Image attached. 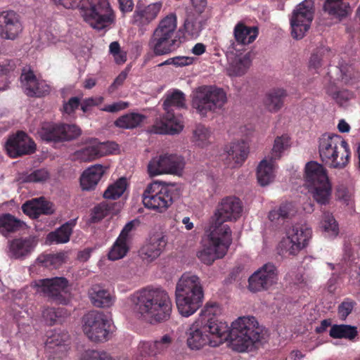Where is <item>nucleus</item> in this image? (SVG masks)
I'll return each instance as SVG.
<instances>
[{
	"label": "nucleus",
	"instance_id": "nucleus-18",
	"mask_svg": "<svg viewBox=\"0 0 360 360\" xmlns=\"http://www.w3.org/2000/svg\"><path fill=\"white\" fill-rule=\"evenodd\" d=\"M278 281L276 266L272 263L263 265L248 279V288L251 292H259L268 290Z\"/></svg>",
	"mask_w": 360,
	"mask_h": 360
},
{
	"label": "nucleus",
	"instance_id": "nucleus-38",
	"mask_svg": "<svg viewBox=\"0 0 360 360\" xmlns=\"http://www.w3.org/2000/svg\"><path fill=\"white\" fill-rule=\"evenodd\" d=\"M297 212L295 205L292 202L281 203L277 208H274L269 213L268 217L270 221H276L281 219H289L293 217Z\"/></svg>",
	"mask_w": 360,
	"mask_h": 360
},
{
	"label": "nucleus",
	"instance_id": "nucleus-46",
	"mask_svg": "<svg viewBox=\"0 0 360 360\" xmlns=\"http://www.w3.org/2000/svg\"><path fill=\"white\" fill-rule=\"evenodd\" d=\"M129 250V242L117 238L108 253V258L113 261L122 259Z\"/></svg>",
	"mask_w": 360,
	"mask_h": 360
},
{
	"label": "nucleus",
	"instance_id": "nucleus-4",
	"mask_svg": "<svg viewBox=\"0 0 360 360\" xmlns=\"http://www.w3.org/2000/svg\"><path fill=\"white\" fill-rule=\"evenodd\" d=\"M176 29L175 13H171L159 21L148 42V49L154 56L168 55L180 47L182 40Z\"/></svg>",
	"mask_w": 360,
	"mask_h": 360
},
{
	"label": "nucleus",
	"instance_id": "nucleus-49",
	"mask_svg": "<svg viewBox=\"0 0 360 360\" xmlns=\"http://www.w3.org/2000/svg\"><path fill=\"white\" fill-rule=\"evenodd\" d=\"M112 208V205H109L107 202H101L96 205L91 210L89 222L94 224L99 222L110 214Z\"/></svg>",
	"mask_w": 360,
	"mask_h": 360
},
{
	"label": "nucleus",
	"instance_id": "nucleus-19",
	"mask_svg": "<svg viewBox=\"0 0 360 360\" xmlns=\"http://www.w3.org/2000/svg\"><path fill=\"white\" fill-rule=\"evenodd\" d=\"M20 15L13 10L0 12V38L4 40L15 41L23 32Z\"/></svg>",
	"mask_w": 360,
	"mask_h": 360
},
{
	"label": "nucleus",
	"instance_id": "nucleus-14",
	"mask_svg": "<svg viewBox=\"0 0 360 360\" xmlns=\"http://www.w3.org/2000/svg\"><path fill=\"white\" fill-rule=\"evenodd\" d=\"M81 129L75 124L63 123H44L39 131L43 141L46 142H60L77 139L81 135Z\"/></svg>",
	"mask_w": 360,
	"mask_h": 360
},
{
	"label": "nucleus",
	"instance_id": "nucleus-47",
	"mask_svg": "<svg viewBox=\"0 0 360 360\" xmlns=\"http://www.w3.org/2000/svg\"><path fill=\"white\" fill-rule=\"evenodd\" d=\"M66 315L64 308L48 307L43 311L42 316L46 324L53 326L62 322L63 317Z\"/></svg>",
	"mask_w": 360,
	"mask_h": 360
},
{
	"label": "nucleus",
	"instance_id": "nucleus-26",
	"mask_svg": "<svg viewBox=\"0 0 360 360\" xmlns=\"http://www.w3.org/2000/svg\"><path fill=\"white\" fill-rule=\"evenodd\" d=\"M20 79L24 82L25 93L28 96L41 97L50 92V86L44 81H39L31 70H23Z\"/></svg>",
	"mask_w": 360,
	"mask_h": 360
},
{
	"label": "nucleus",
	"instance_id": "nucleus-29",
	"mask_svg": "<svg viewBox=\"0 0 360 360\" xmlns=\"http://www.w3.org/2000/svg\"><path fill=\"white\" fill-rule=\"evenodd\" d=\"M305 179L308 187L329 181L326 169L316 162H309L305 167Z\"/></svg>",
	"mask_w": 360,
	"mask_h": 360
},
{
	"label": "nucleus",
	"instance_id": "nucleus-7",
	"mask_svg": "<svg viewBox=\"0 0 360 360\" xmlns=\"http://www.w3.org/2000/svg\"><path fill=\"white\" fill-rule=\"evenodd\" d=\"M192 107L202 117L209 113H217L227 102L225 91L215 85H202L193 91Z\"/></svg>",
	"mask_w": 360,
	"mask_h": 360
},
{
	"label": "nucleus",
	"instance_id": "nucleus-36",
	"mask_svg": "<svg viewBox=\"0 0 360 360\" xmlns=\"http://www.w3.org/2000/svg\"><path fill=\"white\" fill-rule=\"evenodd\" d=\"M32 250V242L30 240L21 238L14 239L9 245V256L15 259H19L30 253Z\"/></svg>",
	"mask_w": 360,
	"mask_h": 360
},
{
	"label": "nucleus",
	"instance_id": "nucleus-56",
	"mask_svg": "<svg viewBox=\"0 0 360 360\" xmlns=\"http://www.w3.org/2000/svg\"><path fill=\"white\" fill-rule=\"evenodd\" d=\"M103 100L104 98L102 96L85 98L82 101V102L80 101L81 110L83 111V112L86 113L90 110L91 107L97 106L101 104L103 102Z\"/></svg>",
	"mask_w": 360,
	"mask_h": 360
},
{
	"label": "nucleus",
	"instance_id": "nucleus-63",
	"mask_svg": "<svg viewBox=\"0 0 360 360\" xmlns=\"http://www.w3.org/2000/svg\"><path fill=\"white\" fill-rule=\"evenodd\" d=\"M176 67H184L186 65H191L194 59L192 57L188 56H176Z\"/></svg>",
	"mask_w": 360,
	"mask_h": 360
},
{
	"label": "nucleus",
	"instance_id": "nucleus-35",
	"mask_svg": "<svg viewBox=\"0 0 360 360\" xmlns=\"http://www.w3.org/2000/svg\"><path fill=\"white\" fill-rule=\"evenodd\" d=\"M146 119V117L137 112L127 113L118 117L114 122L115 127L131 129L139 127Z\"/></svg>",
	"mask_w": 360,
	"mask_h": 360
},
{
	"label": "nucleus",
	"instance_id": "nucleus-3",
	"mask_svg": "<svg viewBox=\"0 0 360 360\" xmlns=\"http://www.w3.org/2000/svg\"><path fill=\"white\" fill-rule=\"evenodd\" d=\"M56 5L79 8L84 20L93 29L101 31L110 27L116 20L115 13L109 0H52Z\"/></svg>",
	"mask_w": 360,
	"mask_h": 360
},
{
	"label": "nucleus",
	"instance_id": "nucleus-30",
	"mask_svg": "<svg viewBox=\"0 0 360 360\" xmlns=\"http://www.w3.org/2000/svg\"><path fill=\"white\" fill-rule=\"evenodd\" d=\"M276 160L271 158L262 160L257 168V179L259 184L265 186L274 181L276 165Z\"/></svg>",
	"mask_w": 360,
	"mask_h": 360
},
{
	"label": "nucleus",
	"instance_id": "nucleus-28",
	"mask_svg": "<svg viewBox=\"0 0 360 360\" xmlns=\"http://www.w3.org/2000/svg\"><path fill=\"white\" fill-rule=\"evenodd\" d=\"M173 339L169 335H164L160 340L154 342H141L139 345V351L143 357L155 356L167 351L171 347Z\"/></svg>",
	"mask_w": 360,
	"mask_h": 360
},
{
	"label": "nucleus",
	"instance_id": "nucleus-13",
	"mask_svg": "<svg viewBox=\"0 0 360 360\" xmlns=\"http://www.w3.org/2000/svg\"><path fill=\"white\" fill-rule=\"evenodd\" d=\"M314 6L312 0H304L294 9L290 18L291 35L295 39H302L314 19Z\"/></svg>",
	"mask_w": 360,
	"mask_h": 360
},
{
	"label": "nucleus",
	"instance_id": "nucleus-2",
	"mask_svg": "<svg viewBox=\"0 0 360 360\" xmlns=\"http://www.w3.org/2000/svg\"><path fill=\"white\" fill-rule=\"evenodd\" d=\"M131 301L134 311L150 323H161L170 318L172 300L162 288H143L131 295Z\"/></svg>",
	"mask_w": 360,
	"mask_h": 360
},
{
	"label": "nucleus",
	"instance_id": "nucleus-32",
	"mask_svg": "<svg viewBox=\"0 0 360 360\" xmlns=\"http://www.w3.org/2000/svg\"><path fill=\"white\" fill-rule=\"evenodd\" d=\"M76 225V220L71 219L55 231L50 232L46 236V240L50 244L66 243L70 240L72 229Z\"/></svg>",
	"mask_w": 360,
	"mask_h": 360
},
{
	"label": "nucleus",
	"instance_id": "nucleus-43",
	"mask_svg": "<svg viewBox=\"0 0 360 360\" xmlns=\"http://www.w3.org/2000/svg\"><path fill=\"white\" fill-rule=\"evenodd\" d=\"M21 226L22 222L12 214H0V233L3 235L17 231Z\"/></svg>",
	"mask_w": 360,
	"mask_h": 360
},
{
	"label": "nucleus",
	"instance_id": "nucleus-11",
	"mask_svg": "<svg viewBox=\"0 0 360 360\" xmlns=\"http://www.w3.org/2000/svg\"><path fill=\"white\" fill-rule=\"evenodd\" d=\"M175 195L176 190L173 186L154 181L146 188L142 202L146 207L162 213L172 205Z\"/></svg>",
	"mask_w": 360,
	"mask_h": 360
},
{
	"label": "nucleus",
	"instance_id": "nucleus-50",
	"mask_svg": "<svg viewBox=\"0 0 360 360\" xmlns=\"http://www.w3.org/2000/svg\"><path fill=\"white\" fill-rule=\"evenodd\" d=\"M289 146V138L287 135L277 136L271 153L268 156L273 160H277L281 158L282 153Z\"/></svg>",
	"mask_w": 360,
	"mask_h": 360
},
{
	"label": "nucleus",
	"instance_id": "nucleus-31",
	"mask_svg": "<svg viewBox=\"0 0 360 360\" xmlns=\"http://www.w3.org/2000/svg\"><path fill=\"white\" fill-rule=\"evenodd\" d=\"M105 172V168L101 165H94L86 169L80 178V185L83 190L94 189Z\"/></svg>",
	"mask_w": 360,
	"mask_h": 360
},
{
	"label": "nucleus",
	"instance_id": "nucleus-25",
	"mask_svg": "<svg viewBox=\"0 0 360 360\" xmlns=\"http://www.w3.org/2000/svg\"><path fill=\"white\" fill-rule=\"evenodd\" d=\"M68 281L64 277H55L39 280L37 285L45 295L53 300L60 301L63 296L61 292L68 286Z\"/></svg>",
	"mask_w": 360,
	"mask_h": 360
},
{
	"label": "nucleus",
	"instance_id": "nucleus-58",
	"mask_svg": "<svg viewBox=\"0 0 360 360\" xmlns=\"http://www.w3.org/2000/svg\"><path fill=\"white\" fill-rule=\"evenodd\" d=\"M328 94L339 104H342L349 99V93L347 91H328Z\"/></svg>",
	"mask_w": 360,
	"mask_h": 360
},
{
	"label": "nucleus",
	"instance_id": "nucleus-21",
	"mask_svg": "<svg viewBox=\"0 0 360 360\" xmlns=\"http://www.w3.org/2000/svg\"><path fill=\"white\" fill-rule=\"evenodd\" d=\"M5 148L9 157L16 158L34 153L36 144L24 131H20L8 138Z\"/></svg>",
	"mask_w": 360,
	"mask_h": 360
},
{
	"label": "nucleus",
	"instance_id": "nucleus-55",
	"mask_svg": "<svg viewBox=\"0 0 360 360\" xmlns=\"http://www.w3.org/2000/svg\"><path fill=\"white\" fill-rule=\"evenodd\" d=\"M81 360H112L105 352L89 350L85 352Z\"/></svg>",
	"mask_w": 360,
	"mask_h": 360
},
{
	"label": "nucleus",
	"instance_id": "nucleus-41",
	"mask_svg": "<svg viewBox=\"0 0 360 360\" xmlns=\"http://www.w3.org/2000/svg\"><path fill=\"white\" fill-rule=\"evenodd\" d=\"M250 65L251 60L248 54L241 57H236L227 68L228 75L233 77L242 76L245 74Z\"/></svg>",
	"mask_w": 360,
	"mask_h": 360
},
{
	"label": "nucleus",
	"instance_id": "nucleus-16",
	"mask_svg": "<svg viewBox=\"0 0 360 360\" xmlns=\"http://www.w3.org/2000/svg\"><path fill=\"white\" fill-rule=\"evenodd\" d=\"M184 167L182 157L165 154L153 158L148 163V172L150 176H155L161 174H176L181 172Z\"/></svg>",
	"mask_w": 360,
	"mask_h": 360
},
{
	"label": "nucleus",
	"instance_id": "nucleus-1",
	"mask_svg": "<svg viewBox=\"0 0 360 360\" xmlns=\"http://www.w3.org/2000/svg\"><path fill=\"white\" fill-rule=\"evenodd\" d=\"M218 311L215 302H207L205 305L199 317L186 331L190 349H200L208 345L215 347L223 340H227L233 351L245 352L266 342V332L254 316L239 317L229 328L226 323L216 319Z\"/></svg>",
	"mask_w": 360,
	"mask_h": 360
},
{
	"label": "nucleus",
	"instance_id": "nucleus-12",
	"mask_svg": "<svg viewBox=\"0 0 360 360\" xmlns=\"http://www.w3.org/2000/svg\"><path fill=\"white\" fill-rule=\"evenodd\" d=\"M84 333L91 341H107L110 333L111 321L101 311H89L82 318Z\"/></svg>",
	"mask_w": 360,
	"mask_h": 360
},
{
	"label": "nucleus",
	"instance_id": "nucleus-33",
	"mask_svg": "<svg viewBox=\"0 0 360 360\" xmlns=\"http://www.w3.org/2000/svg\"><path fill=\"white\" fill-rule=\"evenodd\" d=\"M89 297L96 307H110L115 302V297L107 290L99 286H94L89 290Z\"/></svg>",
	"mask_w": 360,
	"mask_h": 360
},
{
	"label": "nucleus",
	"instance_id": "nucleus-59",
	"mask_svg": "<svg viewBox=\"0 0 360 360\" xmlns=\"http://www.w3.org/2000/svg\"><path fill=\"white\" fill-rule=\"evenodd\" d=\"M117 2L119 8L123 14L131 13L134 8L133 0H117Z\"/></svg>",
	"mask_w": 360,
	"mask_h": 360
},
{
	"label": "nucleus",
	"instance_id": "nucleus-64",
	"mask_svg": "<svg viewBox=\"0 0 360 360\" xmlns=\"http://www.w3.org/2000/svg\"><path fill=\"white\" fill-rule=\"evenodd\" d=\"M191 2L195 11L199 13H202L207 6V0H191Z\"/></svg>",
	"mask_w": 360,
	"mask_h": 360
},
{
	"label": "nucleus",
	"instance_id": "nucleus-34",
	"mask_svg": "<svg viewBox=\"0 0 360 360\" xmlns=\"http://www.w3.org/2000/svg\"><path fill=\"white\" fill-rule=\"evenodd\" d=\"M286 96V91L283 89H271L264 100L265 108L271 112L278 111L283 107Z\"/></svg>",
	"mask_w": 360,
	"mask_h": 360
},
{
	"label": "nucleus",
	"instance_id": "nucleus-53",
	"mask_svg": "<svg viewBox=\"0 0 360 360\" xmlns=\"http://www.w3.org/2000/svg\"><path fill=\"white\" fill-rule=\"evenodd\" d=\"M356 303L350 298H345L338 305V316L341 321H345L347 316L352 312Z\"/></svg>",
	"mask_w": 360,
	"mask_h": 360
},
{
	"label": "nucleus",
	"instance_id": "nucleus-15",
	"mask_svg": "<svg viewBox=\"0 0 360 360\" xmlns=\"http://www.w3.org/2000/svg\"><path fill=\"white\" fill-rule=\"evenodd\" d=\"M162 7L161 2H155L145 5L139 1L131 18V23L136 27L139 31L143 33L146 31L148 25L152 23L158 16Z\"/></svg>",
	"mask_w": 360,
	"mask_h": 360
},
{
	"label": "nucleus",
	"instance_id": "nucleus-39",
	"mask_svg": "<svg viewBox=\"0 0 360 360\" xmlns=\"http://www.w3.org/2000/svg\"><path fill=\"white\" fill-rule=\"evenodd\" d=\"M330 49L328 46H320L311 54L309 60V68L314 70L319 69L325 63L329 62L333 56Z\"/></svg>",
	"mask_w": 360,
	"mask_h": 360
},
{
	"label": "nucleus",
	"instance_id": "nucleus-5",
	"mask_svg": "<svg viewBox=\"0 0 360 360\" xmlns=\"http://www.w3.org/2000/svg\"><path fill=\"white\" fill-rule=\"evenodd\" d=\"M176 304L179 313L186 317L193 314L202 304L203 288L196 275L184 273L176 285Z\"/></svg>",
	"mask_w": 360,
	"mask_h": 360
},
{
	"label": "nucleus",
	"instance_id": "nucleus-57",
	"mask_svg": "<svg viewBox=\"0 0 360 360\" xmlns=\"http://www.w3.org/2000/svg\"><path fill=\"white\" fill-rule=\"evenodd\" d=\"M129 107V103L124 101H118L110 105H106L101 110L108 112H117Z\"/></svg>",
	"mask_w": 360,
	"mask_h": 360
},
{
	"label": "nucleus",
	"instance_id": "nucleus-37",
	"mask_svg": "<svg viewBox=\"0 0 360 360\" xmlns=\"http://www.w3.org/2000/svg\"><path fill=\"white\" fill-rule=\"evenodd\" d=\"M358 335L355 326L346 324H334L330 327L329 335L334 339H347L352 340Z\"/></svg>",
	"mask_w": 360,
	"mask_h": 360
},
{
	"label": "nucleus",
	"instance_id": "nucleus-45",
	"mask_svg": "<svg viewBox=\"0 0 360 360\" xmlns=\"http://www.w3.org/2000/svg\"><path fill=\"white\" fill-rule=\"evenodd\" d=\"M127 186V179L124 177L120 178L113 184L108 187L103 193V197L106 199H117L124 193Z\"/></svg>",
	"mask_w": 360,
	"mask_h": 360
},
{
	"label": "nucleus",
	"instance_id": "nucleus-6",
	"mask_svg": "<svg viewBox=\"0 0 360 360\" xmlns=\"http://www.w3.org/2000/svg\"><path fill=\"white\" fill-rule=\"evenodd\" d=\"M319 153L326 166L335 169L344 168L351 154L347 142L340 135L330 133L323 134L319 138Z\"/></svg>",
	"mask_w": 360,
	"mask_h": 360
},
{
	"label": "nucleus",
	"instance_id": "nucleus-62",
	"mask_svg": "<svg viewBox=\"0 0 360 360\" xmlns=\"http://www.w3.org/2000/svg\"><path fill=\"white\" fill-rule=\"evenodd\" d=\"M68 340V335L67 333H63L60 338V340L58 338L56 335H54L53 337L50 338V341L49 343H53L56 346H58L60 347H63L65 349H66V345L65 342Z\"/></svg>",
	"mask_w": 360,
	"mask_h": 360
},
{
	"label": "nucleus",
	"instance_id": "nucleus-23",
	"mask_svg": "<svg viewBox=\"0 0 360 360\" xmlns=\"http://www.w3.org/2000/svg\"><path fill=\"white\" fill-rule=\"evenodd\" d=\"M259 29L257 27L247 26L243 22H238L233 29L235 41H231L229 49L230 51H237V45L252 44L257 39Z\"/></svg>",
	"mask_w": 360,
	"mask_h": 360
},
{
	"label": "nucleus",
	"instance_id": "nucleus-51",
	"mask_svg": "<svg viewBox=\"0 0 360 360\" xmlns=\"http://www.w3.org/2000/svg\"><path fill=\"white\" fill-rule=\"evenodd\" d=\"M38 259L46 267L58 269L64 263L65 254L48 255L43 257V259L39 257Z\"/></svg>",
	"mask_w": 360,
	"mask_h": 360
},
{
	"label": "nucleus",
	"instance_id": "nucleus-60",
	"mask_svg": "<svg viewBox=\"0 0 360 360\" xmlns=\"http://www.w3.org/2000/svg\"><path fill=\"white\" fill-rule=\"evenodd\" d=\"M134 227V221H131L128 222L121 231L118 238L129 243L130 240V232Z\"/></svg>",
	"mask_w": 360,
	"mask_h": 360
},
{
	"label": "nucleus",
	"instance_id": "nucleus-9",
	"mask_svg": "<svg viewBox=\"0 0 360 360\" xmlns=\"http://www.w3.org/2000/svg\"><path fill=\"white\" fill-rule=\"evenodd\" d=\"M173 107L184 108L186 107V98L183 92L176 90L168 95L163 103L165 115L160 122H157L152 127V131L159 134H174L183 129L181 118L175 115Z\"/></svg>",
	"mask_w": 360,
	"mask_h": 360
},
{
	"label": "nucleus",
	"instance_id": "nucleus-52",
	"mask_svg": "<svg viewBox=\"0 0 360 360\" xmlns=\"http://www.w3.org/2000/svg\"><path fill=\"white\" fill-rule=\"evenodd\" d=\"M49 173L46 169H39L33 171L29 174H25L21 177L22 181L25 183L42 182L48 179Z\"/></svg>",
	"mask_w": 360,
	"mask_h": 360
},
{
	"label": "nucleus",
	"instance_id": "nucleus-20",
	"mask_svg": "<svg viewBox=\"0 0 360 360\" xmlns=\"http://www.w3.org/2000/svg\"><path fill=\"white\" fill-rule=\"evenodd\" d=\"M86 143L85 147L75 153L77 158L82 162L93 161L111 153L117 148V144L115 142H100L97 139H90Z\"/></svg>",
	"mask_w": 360,
	"mask_h": 360
},
{
	"label": "nucleus",
	"instance_id": "nucleus-10",
	"mask_svg": "<svg viewBox=\"0 0 360 360\" xmlns=\"http://www.w3.org/2000/svg\"><path fill=\"white\" fill-rule=\"evenodd\" d=\"M209 238V245L198 253L199 259L207 265H211L216 259L224 257L226 254L232 242L231 229L225 226L213 229Z\"/></svg>",
	"mask_w": 360,
	"mask_h": 360
},
{
	"label": "nucleus",
	"instance_id": "nucleus-17",
	"mask_svg": "<svg viewBox=\"0 0 360 360\" xmlns=\"http://www.w3.org/2000/svg\"><path fill=\"white\" fill-rule=\"evenodd\" d=\"M242 211L243 207L239 198L230 196L222 199L214 213L215 221L212 229H217L221 226H225L230 229L227 224L224 223L238 219L241 216Z\"/></svg>",
	"mask_w": 360,
	"mask_h": 360
},
{
	"label": "nucleus",
	"instance_id": "nucleus-44",
	"mask_svg": "<svg viewBox=\"0 0 360 360\" xmlns=\"http://www.w3.org/2000/svg\"><path fill=\"white\" fill-rule=\"evenodd\" d=\"M210 136V130L202 124H198L193 131L192 141L196 146L205 148L211 143Z\"/></svg>",
	"mask_w": 360,
	"mask_h": 360
},
{
	"label": "nucleus",
	"instance_id": "nucleus-40",
	"mask_svg": "<svg viewBox=\"0 0 360 360\" xmlns=\"http://www.w3.org/2000/svg\"><path fill=\"white\" fill-rule=\"evenodd\" d=\"M309 191L314 200L319 205H326L329 203L331 196V186L329 181L311 186Z\"/></svg>",
	"mask_w": 360,
	"mask_h": 360
},
{
	"label": "nucleus",
	"instance_id": "nucleus-48",
	"mask_svg": "<svg viewBox=\"0 0 360 360\" xmlns=\"http://www.w3.org/2000/svg\"><path fill=\"white\" fill-rule=\"evenodd\" d=\"M320 228L326 233L331 236H337L338 233V226L332 214L324 212L320 222Z\"/></svg>",
	"mask_w": 360,
	"mask_h": 360
},
{
	"label": "nucleus",
	"instance_id": "nucleus-42",
	"mask_svg": "<svg viewBox=\"0 0 360 360\" xmlns=\"http://www.w3.org/2000/svg\"><path fill=\"white\" fill-rule=\"evenodd\" d=\"M323 10L332 17L340 20L347 16V6L343 0H326Z\"/></svg>",
	"mask_w": 360,
	"mask_h": 360
},
{
	"label": "nucleus",
	"instance_id": "nucleus-27",
	"mask_svg": "<svg viewBox=\"0 0 360 360\" xmlns=\"http://www.w3.org/2000/svg\"><path fill=\"white\" fill-rule=\"evenodd\" d=\"M23 212L32 219H37L40 215H50L54 213L53 204L44 197L33 198L25 202L22 206Z\"/></svg>",
	"mask_w": 360,
	"mask_h": 360
},
{
	"label": "nucleus",
	"instance_id": "nucleus-8",
	"mask_svg": "<svg viewBox=\"0 0 360 360\" xmlns=\"http://www.w3.org/2000/svg\"><path fill=\"white\" fill-rule=\"evenodd\" d=\"M312 237L311 228L307 224H296L286 231L278 243L276 252L283 258L293 257L305 249Z\"/></svg>",
	"mask_w": 360,
	"mask_h": 360
},
{
	"label": "nucleus",
	"instance_id": "nucleus-54",
	"mask_svg": "<svg viewBox=\"0 0 360 360\" xmlns=\"http://www.w3.org/2000/svg\"><path fill=\"white\" fill-rule=\"evenodd\" d=\"M79 105L80 98L77 96L71 97L68 101H64L62 112L68 115H72Z\"/></svg>",
	"mask_w": 360,
	"mask_h": 360
},
{
	"label": "nucleus",
	"instance_id": "nucleus-24",
	"mask_svg": "<svg viewBox=\"0 0 360 360\" xmlns=\"http://www.w3.org/2000/svg\"><path fill=\"white\" fill-rule=\"evenodd\" d=\"M167 243L165 236L160 233L153 235L139 250L141 259L146 262L154 261L161 255Z\"/></svg>",
	"mask_w": 360,
	"mask_h": 360
},
{
	"label": "nucleus",
	"instance_id": "nucleus-61",
	"mask_svg": "<svg viewBox=\"0 0 360 360\" xmlns=\"http://www.w3.org/2000/svg\"><path fill=\"white\" fill-rule=\"evenodd\" d=\"M127 77V72L126 71H122L115 79L113 83L110 86L109 91L113 92L120 86L122 85Z\"/></svg>",
	"mask_w": 360,
	"mask_h": 360
},
{
	"label": "nucleus",
	"instance_id": "nucleus-22",
	"mask_svg": "<svg viewBox=\"0 0 360 360\" xmlns=\"http://www.w3.org/2000/svg\"><path fill=\"white\" fill-rule=\"evenodd\" d=\"M248 152L245 143L238 141L226 146L221 157L227 167L235 168L243 164L248 156Z\"/></svg>",
	"mask_w": 360,
	"mask_h": 360
}]
</instances>
